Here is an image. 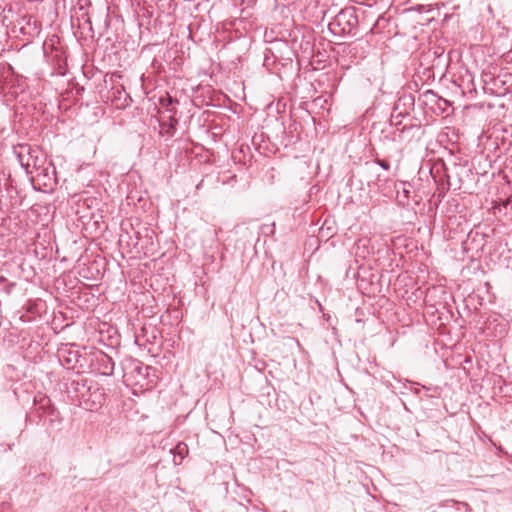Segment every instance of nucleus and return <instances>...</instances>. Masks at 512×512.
<instances>
[{
    "instance_id": "nucleus-10",
    "label": "nucleus",
    "mask_w": 512,
    "mask_h": 512,
    "mask_svg": "<svg viewBox=\"0 0 512 512\" xmlns=\"http://www.w3.org/2000/svg\"><path fill=\"white\" fill-rule=\"evenodd\" d=\"M375 164L379 165L381 168H383L384 170H389L390 169V164L385 161V160H381V159H376L374 161Z\"/></svg>"
},
{
    "instance_id": "nucleus-7",
    "label": "nucleus",
    "mask_w": 512,
    "mask_h": 512,
    "mask_svg": "<svg viewBox=\"0 0 512 512\" xmlns=\"http://www.w3.org/2000/svg\"><path fill=\"white\" fill-rule=\"evenodd\" d=\"M178 103L177 99L172 98L171 96L166 97L165 99L161 100V104L165 109L171 113L174 112L173 105Z\"/></svg>"
},
{
    "instance_id": "nucleus-11",
    "label": "nucleus",
    "mask_w": 512,
    "mask_h": 512,
    "mask_svg": "<svg viewBox=\"0 0 512 512\" xmlns=\"http://www.w3.org/2000/svg\"><path fill=\"white\" fill-rule=\"evenodd\" d=\"M365 166H366L367 169H373L374 168V165L370 164L368 162L365 164Z\"/></svg>"
},
{
    "instance_id": "nucleus-17",
    "label": "nucleus",
    "mask_w": 512,
    "mask_h": 512,
    "mask_svg": "<svg viewBox=\"0 0 512 512\" xmlns=\"http://www.w3.org/2000/svg\"><path fill=\"white\" fill-rule=\"evenodd\" d=\"M239 153H244V148L243 147L240 148Z\"/></svg>"
},
{
    "instance_id": "nucleus-16",
    "label": "nucleus",
    "mask_w": 512,
    "mask_h": 512,
    "mask_svg": "<svg viewBox=\"0 0 512 512\" xmlns=\"http://www.w3.org/2000/svg\"><path fill=\"white\" fill-rule=\"evenodd\" d=\"M74 358H75L74 359V363H78V359H77V355L76 354L74 355Z\"/></svg>"
},
{
    "instance_id": "nucleus-12",
    "label": "nucleus",
    "mask_w": 512,
    "mask_h": 512,
    "mask_svg": "<svg viewBox=\"0 0 512 512\" xmlns=\"http://www.w3.org/2000/svg\"><path fill=\"white\" fill-rule=\"evenodd\" d=\"M257 150H258V153H262V145L260 143H258Z\"/></svg>"
},
{
    "instance_id": "nucleus-3",
    "label": "nucleus",
    "mask_w": 512,
    "mask_h": 512,
    "mask_svg": "<svg viewBox=\"0 0 512 512\" xmlns=\"http://www.w3.org/2000/svg\"><path fill=\"white\" fill-rule=\"evenodd\" d=\"M36 174L32 175L31 181L35 189L51 190L56 184V171L52 164L47 167H38L36 162L33 164Z\"/></svg>"
},
{
    "instance_id": "nucleus-2",
    "label": "nucleus",
    "mask_w": 512,
    "mask_h": 512,
    "mask_svg": "<svg viewBox=\"0 0 512 512\" xmlns=\"http://www.w3.org/2000/svg\"><path fill=\"white\" fill-rule=\"evenodd\" d=\"M358 19L352 7L342 9L329 23V30L333 34H355Z\"/></svg>"
},
{
    "instance_id": "nucleus-13",
    "label": "nucleus",
    "mask_w": 512,
    "mask_h": 512,
    "mask_svg": "<svg viewBox=\"0 0 512 512\" xmlns=\"http://www.w3.org/2000/svg\"><path fill=\"white\" fill-rule=\"evenodd\" d=\"M29 166H30V163H27V164L25 165V167H26V171H27V173L32 174L33 172L28 170Z\"/></svg>"
},
{
    "instance_id": "nucleus-4",
    "label": "nucleus",
    "mask_w": 512,
    "mask_h": 512,
    "mask_svg": "<svg viewBox=\"0 0 512 512\" xmlns=\"http://www.w3.org/2000/svg\"><path fill=\"white\" fill-rule=\"evenodd\" d=\"M96 361L99 365V369L101 370V373L103 375L110 376L113 374L114 371V361L113 359L108 356L107 354L100 352L96 356Z\"/></svg>"
},
{
    "instance_id": "nucleus-14",
    "label": "nucleus",
    "mask_w": 512,
    "mask_h": 512,
    "mask_svg": "<svg viewBox=\"0 0 512 512\" xmlns=\"http://www.w3.org/2000/svg\"><path fill=\"white\" fill-rule=\"evenodd\" d=\"M66 361H67L68 364H71L73 362V358L69 357V358L66 359Z\"/></svg>"
},
{
    "instance_id": "nucleus-18",
    "label": "nucleus",
    "mask_w": 512,
    "mask_h": 512,
    "mask_svg": "<svg viewBox=\"0 0 512 512\" xmlns=\"http://www.w3.org/2000/svg\"><path fill=\"white\" fill-rule=\"evenodd\" d=\"M0 281H4V278H0Z\"/></svg>"
},
{
    "instance_id": "nucleus-9",
    "label": "nucleus",
    "mask_w": 512,
    "mask_h": 512,
    "mask_svg": "<svg viewBox=\"0 0 512 512\" xmlns=\"http://www.w3.org/2000/svg\"><path fill=\"white\" fill-rule=\"evenodd\" d=\"M261 233H263L264 235H270V234H273L274 233V224H271V225H262L261 228Z\"/></svg>"
},
{
    "instance_id": "nucleus-15",
    "label": "nucleus",
    "mask_w": 512,
    "mask_h": 512,
    "mask_svg": "<svg viewBox=\"0 0 512 512\" xmlns=\"http://www.w3.org/2000/svg\"><path fill=\"white\" fill-rule=\"evenodd\" d=\"M260 136H261V142H264V133L262 132Z\"/></svg>"
},
{
    "instance_id": "nucleus-8",
    "label": "nucleus",
    "mask_w": 512,
    "mask_h": 512,
    "mask_svg": "<svg viewBox=\"0 0 512 512\" xmlns=\"http://www.w3.org/2000/svg\"><path fill=\"white\" fill-rule=\"evenodd\" d=\"M170 124L168 125L166 133L169 135H173L176 130V125L178 124V120L173 116L170 117Z\"/></svg>"
},
{
    "instance_id": "nucleus-1",
    "label": "nucleus",
    "mask_w": 512,
    "mask_h": 512,
    "mask_svg": "<svg viewBox=\"0 0 512 512\" xmlns=\"http://www.w3.org/2000/svg\"><path fill=\"white\" fill-rule=\"evenodd\" d=\"M34 405L39 422L43 420V425L47 428H54L61 424L62 417L48 396L38 394L34 397Z\"/></svg>"
},
{
    "instance_id": "nucleus-5",
    "label": "nucleus",
    "mask_w": 512,
    "mask_h": 512,
    "mask_svg": "<svg viewBox=\"0 0 512 512\" xmlns=\"http://www.w3.org/2000/svg\"><path fill=\"white\" fill-rule=\"evenodd\" d=\"M188 452V446L184 442H179L173 449H171L175 465L181 464L183 459L188 455Z\"/></svg>"
},
{
    "instance_id": "nucleus-6",
    "label": "nucleus",
    "mask_w": 512,
    "mask_h": 512,
    "mask_svg": "<svg viewBox=\"0 0 512 512\" xmlns=\"http://www.w3.org/2000/svg\"><path fill=\"white\" fill-rule=\"evenodd\" d=\"M130 367L139 375L148 374L147 371L150 369L149 366H144L140 361L135 359L128 360Z\"/></svg>"
}]
</instances>
